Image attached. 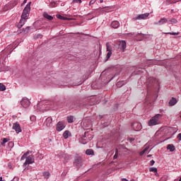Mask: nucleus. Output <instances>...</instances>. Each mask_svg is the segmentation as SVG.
<instances>
[{
  "instance_id": "nucleus-17",
  "label": "nucleus",
  "mask_w": 181,
  "mask_h": 181,
  "mask_svg": "<svg viewBox=\"0 0 181 181\" xmlns=\"http://www.w3.org/2000/svg\"><path fill=\"white\" fill-rule=\"evenodd\" d=\"M63 158H64V163H67L68 160H70V159H71V156L69 155V154H64L63 156Z\"/></svg>"
},
{
  "instance_id": "nucleus-46",
  "label": "nucleus",
  "mask_w": 181,
  "mask_h": 181,
  "mask_svg": "<svg viewBox=\"0 0 181 181\" xmlns=\"http://www.w3.org/2000/svg\"><path fill=\"white\" fill-rule=\"evenodd\" d=\"M42 104H45V102H41L37 105H42Z\"/></svg>"
},
{
  "instance_id": "nucleus-45",
  "label": "nucleus",
  "mask_w": 181,
  "mask_h": 181,
  "mask_svg": "<svg viewBox=\"0 0 181 181\" xmlns=\"http://www.w3.org/2000/svg\"><path fill=\"white\" fill-rule=\"evenodd\" d=\"M137 36H141V37H144V35L141 33V34H137Z\"/></svg>"
},
{
  "instance_id": "nucleus-31",
  "label": "nucleus",
  "mask_w": 181,
  "mask_h": 181,
  "mask_svg": "<svg viewBox=\"0 0 181 181\" xmlns=\"http://www.w3.org/2000/svg\"><path fill=\"white\" fill-rule=\"evenodd\" d=\"M8 139L6 138H4L1 142V145H3V146H5V144H6V142H8Z\"/></svg>"
},
{
  "instance_id": "nucleus-10",
  "label": "nucleus",
  "mask_w": 181,
  "mask_h": 181,
  "mask_svg": "<svg viewBox=\"0 0 181 181\" xmlns=\"http://www.w3.org/2000/svg\"><path fill=\"white\" fill-rule=\"evenodd\" d=\"M132 128L134 129V131H141L142 129V124L139 122H134L132 124Z\"/></svg>"
},
{
  "instance_id": "nucleus-38",
  "label": "nucleus",
  "mask_w": 181,
  "mask_h": 181,
  "mask_svg": "<svg viewBox=\"0 0 181 181\" xmlns=\"http://www.w3.org/2000/svg\"><path fill=\"white\" fill-rule=\"evenodd\" d=\"M97 0H90L89 2V6L93 5V4H95Z\"/></svg>"
},
{
  "instance_id": "nucleus-22",
  "label": "nucleus",
  "mask_w": 181,
  "mask_h": 181,
  "mask_svg": "<svg viewBox=\"0 0 181 181\" xmlns=\"http://www.w3.org/2000/svg\"><path fill=\"white\" fill-rule=\"evenodd\" d=\"M106 48H107V52H112V47H111V45L110 42L106 43Z\"/></svg>"
},
{
  "instance_id": "nucleus-44",
  "label": "nucleus",
  "mask_w": 181,
  "mask_h": 181,
  "mask_svg": "<svg viewBox=\"0 0 181 181\" xmlns=\"http://www.w3.org/2000/svg\"><path fill=\"white\" fill-rule=\"evenodd\" d=\"M148 149H149V148L148 147H146L143 151H144V153H146L148 151Z\"/></svg>"
},
{
  "instance_id": "nucleus-40",
  "label": "nucleus",
  "mask_w": 181,
  "mask_h": 181,
  "mask_svg": "<svg viewBox=\"0 0 181 181\" xmlns=\"http://www.w3.org/2000/svg\"><path fill=\"white\" fill-rule=\"evenodd\" d=\"M150 164H151V166H153V165H155V160H151L150 161Z\"/></svg>"
},
{
  "instance_id": "nucleus-27",
  "label": "nucleus",
  "mask_w": 181,
  "mask_h": 181,
  "mask_svg": "<svg viewBox=\"0 0 181 181\" xmlns=\"http://www.w3.org/2000/svg\"><path fill=\"white\" fill-rule=\"evenodd\" d=\"M43 175L45 179H49V177H50V173L49 172H45Z\"/></svg>"
},
{
  "instance_id": "nucleus-9",
  "label": "nucleus",
  "mask_w": 181,
  "mask_h": 181,
  "mask_svg": "<svg viewBox=\"0 0 181 181\" xmlns=\"http://www.w3.org/2000/svg\"><path fill=\"white\" fill-rule=\"evenodd\" d=\"M21 105L23 108H28L30 105V100L27 98H23L21 100Z\"/></svg>"
},
{
  "instance_id": "nucleus-19",
  "label": "nucleus",
  "mask_w": 181,
  "mask_h": 181,
  "mask_svg": "<svg viewBox=\"0 0 181 181\" xmlns=\"http://www.w3.org/2000/svg\"><path fill=\"white\" fill-rule=\"evenodd\" d=\"M43 16L46 19H48V21H53V17L52 16H50V15H48L47 13H43Z\"/></svg>"
},
{
  "instance_id": "nucleus-41",
  "label": "nucleus",
  "mask_w": 181,
  "mask_h": 181,
  "mask_svg": "<svg viewBox=\"0 0 181 181\" xmlns=\"http://www.w3.org/2000/svg\"><path fill=\"white\" fill-rule=\"evenodd\" d=\"M177 139H178V141H181V133L178 134Z\"/></svg>"
},
{
  "instance_id": "nucleus-2",
  "label": "nucleus",
  "mask_w": 181,
  "mask_h": 181,
  "mask_svg": "<svg viewBox=\"0 0 181 181\" xmlns=\"http://www.w3.org/2000/svg\"><path fill=\"white\" fill-rule=\"evenodd\" d=\"M146 86H147V96L146 98V101H148L149 99V88H151V87H158L159 86V81L158 79L150 77L146 81Z\"/></svg>"
},
{
  "instance_id": "nucleus-32",
  "label": "nucleus",
  "mask_w": 181,
  "mask_h": 181,
  "mask_svg": "<svg viewBox=\"0 0 181 181\" xmlns=\"http://www.w3.org/2000/svg\"><path fill=\"white\" fill-rule=\"evenodd\" d=\"M165 35H173V36H177L179 33H165Z\"/></svg>"
},
{
  "instance_id": "nucleus-23",
  "label": "nucleus",
  "mask_w": 181,
  "mask_h": 181,
  "mask_svg": "<svg viewBox=\"0 0 181 181\" xmlns=\"http://www.w3.org/2000/svg\"><path fill=\"white\" fill-rule=\"evenodd\" d=\"M57 18H58V19H61V21H67V18L66 17H64V16H62V15H60V14H57Z\"/></svg>"
},
{
  "instance_id": "nucleus-1",
  "label": "nucleus",
  "mask_w": 181,
  "mask_h": 181,
  "mask_svg": "<svg viewBox=\"0 0 181 181\" xmlns=\"http://www.w3.org/2000/svg\"><path fill=\"white\" fill-rule=\"evenodd\" d=\"M30 12V2L25 6V8L23 11L21 18L20 20L19 23L17 25L18 29H21L22 26H23V25L26 23V21H28V18H29Z\"/></svg>"
},
{
  "instance_id": "nucleus-20",
  "label": "nucleus",
  "mask_w": 181,
  "mask_h": 181,
  "mask_svg": "<svg viewBox=\"0 0 181 181\" xmlns=\"http://www.w3.org/2000/svg\"><path fill=\"white\" fill-rule=\"evenodd\" d=\"M70 135V132L69 130H66L64 132L63 136L64 139H67Z\"/></svg>"
},
{
  "instance_id": "nucleus-5",
  "label": "nucleus",
  "mask_w": 181,
  "mask_h": 181,
  "mask_svg": "<svg viewBox=\"0 0 181 181\" xmlns=\"http://www.w3.org/2000/svg\"><path fill=\"white\" fill-rule=\"evenodd\" d=\"M150 13H145L143 14L138 15L136 17H134L133 18L134 21H141L142 19H148L149 17Z\"/></svg>"
},
{
  "instance_id": "nucleus-51",
  "label": "nucleus",
  "mask_w": 181,
  "mask_h": 181,
  "mask_svg": "<svg viewBox=\"0 0 181 181\" xmlns=\"http://www.w3.org/2000/svg\"><path fill=\"white\" fill-rule=\"evenodd\" d=\"M0 181H4V180H2V177H0Z\"/></svg>"
},
{
  "instance_id": "nucleus-25",
  "label": "nucleus",
  "mask_w": 181,
  "mask_h": 181,
  "mask_svg": "<svg viewBox=\"0 0 181 181\" xmlns=\"http://www.w3.org/2000/svg\"><path fill=\"white\" fill-rule=\"evenodd\" d=\"M86 155H94V151L93 149H87L86 151Z\"/></svg>"
},
{
  "instance_id": "nucleus-53",
  "label": "nucleus",
  "mask_w": 181,
  "mask_h": 181,
  "mask_svg": "<svg viewBox=\"0 0 181 181\" xmlns=\"http://www.w3.org/2000/svg\"><path fill=\"white\" fill-rule=\"evenodd\" d=\"M179 181H181V177L180 178Z\"/></svg>"
},
{
  "instance_id": "nucleus-11",
  "label": "nucleus",
  "mask_w": 181,
  "mask_h": 181,
  "mask_svg": "<svg viewBox=\"0 0 181 181\" xmlns=\"http://www.w3.org/2000/svg\"><path fill=\"white\" fill-rule=\"evenodd\" d=\"M13 129L16 131V134H20V132H22V129L21 128V125L18 122H16L13 124Z\"/></svg>"
},
{
  "instance_id": "nucleus-21",
  "label": "nucleus",
  "mask_w": 181,
  "mask_h": 181,
  "mask_svg": "<svg viewBox=\"0 0 181 181\" xmlns=\"http://www.w3.org/2000/svg\"><path fill=\"white\" fill-rule=\"evenodd\" d=\"M67 121H68L69 124H71V123L74 122V117L68 116L67 117Z\"/></svg>"
},
{
  "instance_id": "nucleus-28",
  "label": "nucleus",
  "mask_w": 181,
  "mask_h": 181,
  "mask_svg": "<svg viewBox=\"0 0 181 181\" xmlns=\"http://www.w3.org/2000/svg\"><path fill=\"white\" fill-rule=\"evenodd\" d=\"M168 22H170L172 25H175V23H177V20L172 18L171 20H169Z\"/></svg>"
},
{
  "instance_id": "nucleus-16",
  "label": "nucleus",
  "mask_w": 181,
  "mask_h": 181,
  "mask_svg": "<svg viewBox=\"0 0 181 181\" xmlns=\"http://www.w3.org/2000/svg\"><path fill=\"white\" fill-rule=\"evenodd\" d=\"M111 26L113 29H118V28H119V22L118 21H115L112 22Z\"/></svg>"
},
{
  "instance_id": "nucleus-29",
  "label": "nucleus",
  "mask_w": 181,
  "mask_h": 181,
  "mask_svg": "<svg viewBox=\"0 0 181 181\" xmlns=\"http://www.w3.org/2000/svg\"><path fill=\"white\" fill-rule=\"evenodd\" d=\"M150 172H153L154 173H158V168H151L149 169Z\"/></svg>"
},
{
  "instance_id": "nucleus-15",
  "label": "nucleus",
  "mask_w": 181,
  "mask_h": 181,
  "mask_svg": "<svg viewBox=\"0 0 181 181\" xmlns=\"http://www.w3.org/2000/svg\"><path fill=\"white\" fill-rule=\"evenodd\" d=\"M176 104H177V100L175 98H172L168 103L170 107H173V105H176Z\"/></svg>"
},
{
  "instance_id": "nucleus-13",
  "label": "nucleus",
  "mask_w": 181,
  "mask_h": 181,
  "mask_svg": "<svg viewBox=\"0 0 181 181\" xmlns=\"http://www.w3.org/2000/svg\"><path fill=\"white\" fill-rule=\"evenodd\" d=\"M64 128H66V125L64 124V122H59L57 124V131H58L59 132H60V131H63Z\"/></svg>"
},
{
  "instance_id": "nucleus-43",
  "label": "nucleus",
  "mask_w": 181,
  "mask_h": 181,
  "mask_svg": "<svg viewBox=\"0 0 181 181\" xmlns=\"http://www.w3.org/2000/svg\"><path fill=\"white\" fill-rule=\"evenodd\" d=\"M144 153H145V151H142L140 152V156H142V155H144Z\"/></svg>"
},
{
  "instance_id": "nucleus-54",
  "label": "nucleus",
  "mask_w": 181,
  "mask_h": 181,
  "mask_svg": "<svg viewBox=\"0 0 181 181\" xmlns=\"http://www.w3.org/2000/svg\"><path fill=\"white\" fill-rule=\"evenodd\" d=\"M107 7H104V9H105Z\"/></svg>"
},
{
  "instance_id": "nucleus-52",
  "label": "nucleus",
  "mask_w": 181,
  "mask_h": 181,
  "mask_svg": "<svg viewBox=\"0 0 181 181\" xmlns=\"http://www.w3.org/2000/svg\"><path fill=\"white\" fill-rule=\"evenodd\" d=\"M26 29H29V27H27Z\"/></svg>"
},
{
  "instance_id": "nucleus-37",
  "label": "nucleus",
  "mask_w": 181,
  "mask_h": 181,
  "mask_svg": "<svg viewBox=\"0 0 181 181\" xmlns=\"http://www.w3.org/2000/svg\"><path fill=\"white\" fill-rule=\"evenodd\" d=\"M28 155V153H25L23 154V156L21 157V160H24L26 159V156Z\"/></svg>"
},
{
  "instance_id": "nucleus-55",
  "label": "nucleus",
  "mask_w": 181,
  "mask_h": 181,
  "mask_svg": "<svg viewBox=\"0 0 181 181\" xmlns=\"http://www.w3.org/2000/svg\"><path fill=\"white\" fill-rule=\"evenodd\" d=\"M131 141H134V139H132Z\"/></svg>"
},
{
  "instance_id": "nucleus-26",
  "label": "nucleus",
  "mask_w": 181,
  "mask_h": 181,
  "mask_svg": "<svg viewBox=\"0 0 181 181\" xmlns=\"http://www.w3.org/2000/svg\"><path fill=\"white\" fill-rule=\"evenodd\" d=\"M6 87L3 83H0V91H5Z\"/></svg>"
},
{
  "instance_id": "nucleus-36",
  "label": "nucleus",
  "mask_w": 181,
  "mask_h": 181,
  "mask_svg": "<svg viewBox=\"0 0 181 181\" xmlns=\"http://www.w3.org/2000/svg\"><path fill=\"white\" fill-rule=\"evenodd\" d=\"M54 6H56V3H54V2H51V3L49 4V7H50V8H54Z\"/></svg>"
},
{
  "instance_id": "nucleus-7",
  "label": "nucleus",
  "mask_w": 181,
  "mask_h": 181,
  "mask_svg": "<svg viewBox=\"0 0 181 181\" xmlns=\"http://www.w3.org/2000/svg\"><path fill=\"white\" fill-rule=\"evenodd\" d=\"M83 157L80 156H76L75 157L74 164L76 165V166H81V165L83 164Z\"/></svg>"
},
{
  "instance_id": "nucleus-18",
  "label": "nucleus",
  "mask_w": 181,
  "mask_h": 181,
  "mask_svg": "<svg viewBox=\"0 0 181 181\" xmlns=\"http://www.w3.org/2000/svg\"><path fill=\"white\" fill-rule=\"evenodd\" d=\"M167 149H168V151H170V152H174L175 151V146L173 144H168L167 146Z\"/></svg>"
},
{
  "instance_id": "nucleus-14",
  "label": "nucleus",
  "mask_w": 181,
  "mask_h": 181,
  "mask_svg": "<svg viewBox=\"0 0 181 181\" xmlns=\"http://www.w3.org/2000/svg\"><path fill=\"white\" fill-rule=\"evenodd\" d=\"M168 21L165 18H161L158 23H154V25H165V23H168Z\"/></svg>"
},
{
  "instance_id": "nucleus-39",
  "label": "nucleus",
  "mask_w": 181,
  "mask_h": 181,
  "mask_svg": "<svg viewBox=\"0 0 181 181\" xmlns=\"http://www.w3.org/2000/svg\"><path fill=\"white\" fill-rule=\"evenodd\" d=\"M8 146H10L11 148H13V142H12V141L8 142Z\"/></svg>"
},
{
  "instance_id": "nucleus-24",
  "label": "nucleus",
  "mask_w": 181,
  "mask_h": 181,
  "mask_svg": "<svg viewBox=\"0 0 181 181\" xmlns=\"http://www.w3.org/2000/svg\"><path fill=\"white\" fill-rule=\"evenodd\" d=\"M125 84V81H119L117 83L116 86L117 87H122Z\"/></svg>"
},
{
  "instance_id": "nucleus-50",
  "label": "nucleus",
  "mask_w": 181,
  "mask_h": 181,
  "mask_svg": "<svg viewBox=\"0 0 181 181\" xmlns=\"http://www.w3.org/2000/svg\"><path fill=\"white\" fill-rule=\"evenodd\" d=\"M43 158V156L40 155V159H42Z\"/></svg>"
},
{
  "instance_id": "nucleus-6",
  "label": "nucleus",
  "mask_w": 181,
  "mask_h": 181,
  "mask_svg": "<svg viewBox=\"0 0 181 181\" xmlns=\"http://www.w3.org/2000/svg\"><path fill=\"white\" fill-rule=\"evenodd\" d=\"M32 163H35V158L33 156H29L25 158V162L23 163V166H26V165H31Z\"/></svg>"
},
{
  "instance_id": "nucleus-4",
  "label": "nucleus",
  "mask_w": 181,
  "mask_h": 181,
  "mask_svg": "<svg viewBox=\"0 0 181 181\" xmlns=\"http://www.w3.org/2000/svg\"><path fill=\"white\" fill-rule=\"evenodd\" d=\"M91 139H93V135L89 134L88 132H86L84 135L80 139L79 142L83 145H86V144H88Z\"/></svg>"
},
{
  "instance_id": "nucleus-35",
  "label": "nucleus",
  "mask_w": 181,
  "mask_h": 181,
  "mask_svg": "<svg viewBox=\"0 0 181 181\" xmlns=\"http://www.w3.org/2000/svg\"><path fill=\"white\" fill-rule=\"evenodd\" d=\"M82 1L81 0H73L74 4H81Z\"/></svg>"
},
{
  "instance_id": "nucleus-48",
  "label": "nucleus",
  "mask_w": 181,
  "mask_h": 181,
  "mask_svg": "<svg viewBox=\"0 0 181 181\" xmlns=\"http://www.w3.org/2000/svg\"><path fill=\"white\" fill-rule=\"evenodd\" d=\"M11 181H18V179L14 178Z\"/></svg>"
},
{
  "instance_id": "nucleus-12",
  "label": "nucleus",
  "mask_w": 181,
  "mask_h": 181,
  "mask_svg": "<svg viewBox=\"0 0 181 181\" xmlns=\"http://www.w3.org/2000/svg\"><path fill=\"white\" fill-rule=\"evenodd\" d=\"M119 48L122 52H125V49H127V42L124 40L119 42Z\"/></svg>"
},
{
  "instance_id": "nucleus-3",
  "label": "nucleus",
  "mask_w": 181,
  "mask_h": 181,
  "mask_svg": "<svg viewBox=\"0 0 181 181\" xmlns=\"http://www.w3.org/2000/svg\"><path fill=\"white\" fill-rule=\"evenodd\" d=\"M160 118H162V115L160 114H157L154 117H151L148 122V127L159 125V124H160Z\"/></svg>"
},
{
  "instance_id": "nucleus-8",
  "label": "nucleus",
  "mask_w": 181,
  "mask_h": 181,
  "mask_svg": "<svg viewBox=\"0 0 181 181\" xmlns=\"http://www.w3.org/2000/svg\"><path fill=\"white\" fill-rule=\"evenodd\" d=\"M52 126H53V119H52V117H49L45 121L44 127H47V128H50Z\"/></svg>"
},
{
  "instance_id": "nucleus-33",
  "label": "nucleus",
  "mask_w": 181,
  "mask_h": 181,
  "mask_svg": "<svg viewBox=\"0 0 181 181\" xmlns=\"http://www.w3.org/2000/svg\"><path fill=\"white\" fill-rule=\"evenodd\" d=\"M117 158H118V149L116 148L115 154L113 157V159H117Z\"/></svg>"
},
{
  "instance_id": "nucleus-49",
  "label": "nucleus",
  "mask_w": 181,
  "mask_h": 181,
  "mask_svg": "<svg viewBox=\"0 0 181 181\" xmlns=\"http://www.w3.org/2000/svg\"><path fill=\"white\" fill-rule=\"evenodd\" d=\"M100 4H103L104 2V0H100Z\"/></svg>"
},
{
  "instance_id": "nucleus-30",
  "label": "nucleus",
  "mask_w": 181,
  "mask_h": 181,
  "mask_svg": "<svg viewBox=\"0 0 181 181\" xmlns=\"http://www.w3.org/2000/svg\"><path fill=\"white\" fill-rule=\"evenodd\" d=\"M112 54V52L109 51L106 55V59H107L106 60H108V59H110V57H111Z\"/></svg>"
},
{
  "instance_id": "nucleus-34",
  "label": "nucleus",
  "mask_w": 181,
  "mask_h": 181,
  "mask_svg": "<svg viewBox=\"0 0 181 181\" xmlns=\"http://www.w3.org/2000/svg\"><path fill=\"white\" fill-rule=\"evenodd\" d=\"M83 127H86V129H88V128H90V127H91V125H90V124H88V126L86 127V122H83Z\"/></svg>"
},
{
  "instance_id": "nucleus-47",
  "label": "nucleus",
  "mask_w": 181,
  "mask_h": 181,
  "mask_svg": "<svg viewBox=\"0 0 181 181\" xmlns=\"http://www.w3.org/2000/svg\"><path fill=\"white\" fill-rule=\"evenodd\" d=\"M81 84V83H76L74 86H80Z\"/></svg>"
},
{
  "instance_id": "nucleus-42",
  "label": "nucleus",
  "mask_w": 181,
  "mask_h": 181,
  "mask_svg": "<svg viewBox=\"0 0 181 181\" xmlns=\"http://www.w3.org/2000/svg\"><path fill=\"white\" fill-rule=\"evenodd\" d=\"M160 181H166V177H161Z\"/></svg>"
}]
</instances>
